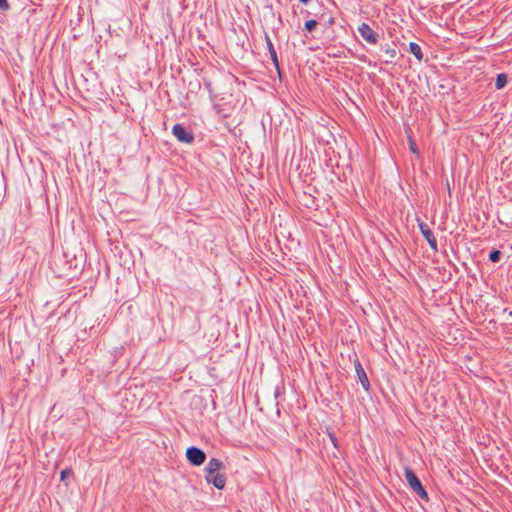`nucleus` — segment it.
<instances>
[{
	"instance_id": "obj_1",
	"label": "nucleus",
	"mask_w": 512,
	"mask_h": 512,
	"mask_svg": "<svg viewBox=\"0 0 512 512\" xmlns=\"http://www.w3.org/2000/svg\"><path fill=\"white\" fill-rule=\"evenodd\" d=\"M405 479L409 484L410 488L422 499L428 500V494L423 488L419 478L413 472L412 469L406 467L404 470Z\"/></svg>"
},
{
	"instance_id": "obj_2",
	"label": "nucleus",
	"mask_w": 512,
	"mask_h": 512,
	"mask_svg": "<svg viewBox=\"0 0 512 512\" xmlns=\"http://www.w3.org/2000/svg\"><path fill=\"white\" fill-rule=\"evenodd\" d=\"M172 134L176 137V139L185 144H191L194 142V134L188 130L184 125L182 124H175L172 127Z\"/></svg>"
},
{
	"instance_id": "obj_3",
	"label": "nucleus",
	"mask_w": 512,
	"mask_h": 512,
	"mask_svg": "<svg viewBox=\"0 0 512 512\" xmlns=\"http://www.w3.org/2000/svg\"><path fill=\"white\" fill-rule=\"evenodd\" d=\"M186 457L188 461L194 466H200L206 460L205 452L195 446H191L186 450Z\"/></svg>"
},
{
	"instance_id": "obj_4",
	"label": "nucleus",
	"mask_w": 512,
	"mask_h": 512,
	"mask_svg": "<svg viewBox=\"0 0 512 512\" xmlns=\"http://www.w3.org/2000/svg\"><path fill=\"white\" fill-rule=\"evenodd\" d=\"M358 32L369 44H376L378 42V34L367 23H362L358 27Z\"/></svg>"
},
{
	"instance_id": "obj_5",
	"label": "nucleus",
	"mask_w": 512,
	"mask_h": 512,
	"mask_svg": "<svg viewBox=\"0 0 512 512\" xmlns=\"http://www.w3.org/2000/svg\"><path fill=\"white\" fill-rule=\"evenodd\" d=\"M419 229L425 240L428 242L430 248L434 251H437V240L430 227L426 223L422 222L419 224Z\"/></svg>"
},
{
	"instance_id": "obj_6",
	"label": "nucleus",
	"mask_w": 512,
	"mask_h": 512,
	"mask_svg": "<svg viewBox=\"0 0 512 512\" xmlns=\"http://www.w3.org/2000/svg\"><path fill=\"white\" fill-rule=\"evenodd\" d=\"M354 366H355V371H356L357 377H358L363 389L365 391H369L370 382H369L367 374H366L364 368L362 367L360 361L358 360V358H356L354 360Z\"/></svg>"
},
{
	"instance_id": "obj_7",
	"label": "nucleus",
	"mask_w": 512,
	"mask_h": 512,
	"mask_svg": "<svg viewBox=\"0 0 512 512\" xmlns=\"http://www.w3.org/2000/svg\"><path fill=\"white\" fill-rule=\"evenodd\" d=\"M205 479L208 483L213 484V486L219 490L223 489L226 484V477L220 472L206 474Z\"/></svg>"
},
{
	"instance_id": "obj_8",
	"label": "nucleus",
	"mask_w": 512,
	"mask_h": 512,
	"mask_svg": "<svg viewBox=\"0 0 512 512\" xmlns=\"http://www.w3.org/2000/svg\"><path fill=\"white\" fill-rule=\"evenodd\" d=\"M223 468H224V464L221 460H219L217 458H211L205 467V473L206 474L217 473Z\"/></svg>"
},
{
	"instance_id": "obj_9",
	"label": "nucleus",
	"mask_w": 512,
	"mask_h": 512,
	"mask_svg": "<svg viewBox=\"0 0 512 512\" xmlns=\"http://www.w3.org/2000/svg\"><path fill=\"white\" fill-rule=\"evenodd\" d=\"M265 41L267 44V49L269 51L271 60L273 61V64L276 67V69L279 70V62H278L277 52H276V50L273 46V43L268 34H265Z\"/></svg>"
},
{
	"instance_id": "obj_10",
	"label": "nucleus",
	"mask_w": 512,
	"mask_h": 512,
	"mask_svg": "<svg viewBox=\"0 0 512 512\" xmlns=\"http://www.w3.org/2000/svg\"><path fill=\"white\" fill-rule=\"evenodd\" d=\"M409 52L413 54L417 60L421 61L423 59L421 47L417 43L411 42L409 44Z\"/></svg>"
},
{
	"instance_id": "obj_11",
	"label": "nucleus",
	"mask_w": 512,
	"mask_h": 512,
	"mask_svg": "<svg viewBox=\"0 0 512 512\" xmlns=\"http://www.w3.org/2000/svg\"><path fill=\"white\" fill-rule=\"evenodd\" d=\"M381 50L384 51L391 60L394 59L397 55L395 47L388 43L381 45Z\"/></svg>"
},
{
	"instance_id": "obj_12",
	"label": "nucleus",
	"mask_w": 512,
	"mask_h": 512,
	"mask_svg": "<svg viewBox=\"0 0 512 512\" xmlns=\"http://www.w3.org/2000/svg\"><path fill=\"white\" fill-rule=\"evenodd\" d=\"M508 77L506 74L501 73L497 75L495 87L496 89H502L507 84Z\"/></svg>"
},
{
	"instance_id": "obj_13",
	"label": "nucleus",
	"mask_w": 512,
	"mask_h": 512,
	"mask_svg": "<svg viewBox=\"0 0 512 512\" xmlns=\"http://www.w3.org/2000/svg\"><path fill=\"white\" fill-rule=\"evenodd\" d=\"M501 258V252L499 250H492L489 254V260L493 263H496Z\"/></svg>"
},
{
	"instance_id": "obj_14",
	"label": "nucleus",
	"mask_w": 512,
	"mask_h": 512,
	"mask_svg": "<svg viewBox=\"0 0 512 512\" xmlns=\"http://www.w3.org/2000/svg\"><path fill=\"white\" fill-rule=\"evenodd\" d=\"M317 26V21L314 19L307 20L305 22V29L311 32Z\"/></svg>"
},
{
	"instance_id": "obj_15",
	"label": "nucleus",
	"mask_w": 512,
	"mask_h": 512,
	"mask_svg": "<svg viewBox=\"0 0 512 512\" xmlns=\"http://www.w3.org/2000/svg\"><path fill=\"white\" fill-rule=\"evenodd\" d=\"M72 474V471L70 469H63L60 472V478L62 481L66 480L70 475Z\"/></svg>"
},
{
	"instance_id": "obj_16",
	"label": "nucleus",
	"mask_w": 512,
	"mask_h": 512,
	"mask_svg": "<svg viewBox=\"0 0 512 512\" xmlns=\"http://www.w3.org/2000/svg\"><path fill=\"white\" fill-rule=\"evenodd\" d=\"M10 9L8 0H0V10L7 11Z\"/></svg>"
},
{
	"instance_id": "obj_17",
	"label": "nucleus",
	"mask_w": 512,
	"mask_h": 512,
	"mask_svg": "<svg viewBox=\"0 0 512 512\" xmlns=\"http://www.w3.org/2000/svg\"><path fill=\"white\" fill-rule=\"evenodd\" d=\"M329 438H330L332 444L334 445V447H337V438H336V436L333 433H329Z\"/></svg>"
},
{
	"instance_id": "obj_18",
	"label": "nucleus",
	"mask_w": 512,
	"mask_h": 512,
	"mask_svg": "<svg viewBox=\"0 0 512 512\" xmlns=\"http://www.w3.org/2000/svg\"><path fill=\"white\" fill-rule=\"evenodd\" d=\"M410 150L413 152V153H417V146L414 142H410Z\"/></svg>"
},
{
	"instance_id": "obj_19",
	"label": "nucleus",
	"mask_w": 512,
	"mask_h": 512,
	"mask_svg": "<svg viewBox=\"0 0 512 512\" xmlns=\"http://www.w3.org/2000/svg\"><path fill=\"white\" fill-rule=\"evenodd\" d=\"M204 85H205V88L208 90V92L210 94H212V85H211V83L210 82H205Z\"/></svg>"
},
{
	"instance_id": "obj_20",
	"label": "nucleus",
	"mask_w": 512,
	"mask_h": 512,
	"mask_svg": "<svg viewBox=\"0 0 512 512\" xmlns=\"http://www.w3.org/2000/svg\"><path fill=\"white\" fill-rule=\"evenodd\" d=\"M278 395H279V389H278V388H276V390H275V397L277 398V397H278Z\"/></svg>"
},
{
	"instance_id": "obj_21",
	"label": "nucleus",
	"mask_w": 512,
	"mask_h": 512,
	"mask_svg": "<svg viewBox=\"0 0 512 512\" xmlns=\"http://www.w3.org/2000/svg\"><path fill=\"white\" fill-rule=\"evenodd\" d=\"M310 0H300L301 3L307 4Z\"/></svg>"
},
{
	"instance_id": "obj_22",
	"label": "nucleus",
	"mask_w": 512,
	"mask_h": 512,
	"mask_svg": "<svg viewBox=\"0 0 512 512\" xmlns=\"http://www.w3.org/2000/svg\"><path fill=\"white\" fill-rule=\"evenodd\" d=\"M509 316H511V317H512V310L509 312Z\"/></svg>"
}]
</instances>
